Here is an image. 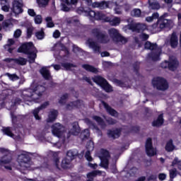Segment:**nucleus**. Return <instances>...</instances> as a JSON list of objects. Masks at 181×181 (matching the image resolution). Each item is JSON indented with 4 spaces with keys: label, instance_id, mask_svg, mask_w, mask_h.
Returning <instances> with one entry per match:
<instances>
[{
    "label": "nucleus",
    "instance_id": "obj_14",
    "mask_svg": "<svg viewBox=\"0 0 181 181\" xmlns=\"http://www.w3.org/2000/svg\"><path fill=\"white\" fill-rule=\"evenodd\" d=\"M160 54H162V48H157L156 49L152 51L148 54V57L153 60V62H158L160 59Z\"/></svg>",
    "mask_w": 181,
    "mask_h": 181
},
{
    "label": "nucleus",
    "instance_id": "obj_37",
    "mask_svg": "<svg viewBox=\"0 0 181 181\" xmlns=\"http://www.w3.org/2000/svg\"><path fill=\"white\" fill-rule=\"evenodd\" d=\"M28 60L23 57H19L18 59H14V64H20L21 66H25Z\"/></svg>",
    "mask_w": 181,
    "mask_h": 181
},
{
    "label": "nucleus",
    "instance_id": "obj_53",
    "mask_svg": "<svg viewBox=\"0 0 181 181\" xmlns=\"http://www.w3.org/2000/svg\"><path fill=\"white\" fill-rule=\"evenodd\" d=\"M35 36L37 39L42 40V39L45 37V32L41 30L40 31H38L35 33Z\"/></svg>",
    "mask_w": 181,
    "mask_h": 181
},
{
    "label": "nucleus",
    "instance_id": "obj_22",
    "mask_svg": "<svg viewBox=\"0 0 181 181\" xmlns=\"http://www.w3.org/2000/svg\"><path fill=\"white\" fill-rule=\"evenodd\" d=\"M90 6H92V8H99V9H105V8H108V3H107V1H95L91 3Z\"/></svg>",
    "mask_w": 181,
    "mask_h": 181
},
{
    "label": "nucleus",
    "instance_id": "obj_58",
    "mask_svg": "<svg viewBox=\"0 0 181 181\" xmlns=\"http://www.w3.org/2000/svg\"><path fill=\"white\" fill-rule=\"evenodd\" d=\"M90 136V131L88 129H85L82 133H81V137L83 138H88Z\"/></svg>",
    "mask_w": 181,
    "mask_h": 181
},
{
    "label": "nucleus",
    "instance_id": "obj_29",
    "mask_svg": "<svg viewBox=\"0 0 181 181\" xmlns=\"http://www.w3.org/2000/svg\"><path fill=\"white\" fill-rule=\"evenodd\" d=\"M108 33L114 41L119 36V32H118V30L115 28H110L108 30Z\"/></svg>",
    "mask_w": 181,
    "mask_h": 181
},
{
    "label": "nucleus",
    "instance_id": "obj_54",
    "mask_svg": "<svg viewBox=\"0 0 181 181\" xmlns=\"http://www.w3.org/2000/svg\"><path fill=\"white\" fill-rule=\"evenodd\" d=\"M42 16L40 15H37L35 17V23L37 24V25H40V23H42Z\"/></svg>",
    "mask_w": 181,
    "mask_h": 181
},
{
    "label": "nucleus",
    "instance_id": "obj_38",
    "mask_svg": "<svg viewBox=\"0 0 181 181\" xmlns=\"http://www.w3.org/2000/svg\"><path fill=\"white\" fill-rule=\"evenodd\" d=\"M115 42H117V43H121L122 45H125L127 42H128V39L123 37L122 35H119V36L116 38Z\"/></svg>",
    "mask_w": 181,
    "mask_h": 181
},
{
    "label": "nucleus",
    "instance_id": "obj_39",
    "mask_svg": "<svg viewBox=\"0 0 181 181\" xmlns=\"http://www.w3.org/2000/svg\"><path fill=\"white\" fill-rule=\"evenodd\" d=\"M97 175H101V171L100 170H95L93 172L89 173L87 176L88 177V181H93V177H94V176H97Z\"/></svg>",
    "mask_w": 181,
    "mask_h": 181
},
{
    "label": "nucleus",
    "instance_id": "obj_32",
    "mask_svg": "<svg viewBox=\"0 0 181 181\" xmlns=\"http://www.w3.org/2000/svg\"><path fill=\"white\" fill-rule=\"evenodd\" d=\"M53 162L57 168V169H60V158L59 157V153H53L52 154Z\"/></svg>",
    "mask_w": 181,
    "mask_h": 181
},
{
    "label": "nucleus",
    "instance_id": "obj_5",
    "mask_svg": "<svg viewBox=\"0 0 181 181\" xmlns=\"http://www.w3.org/2000/svg\"><path fill=\"white\" fill-rule=\"evenodd\" d=\"M152 84L154 88L160 91H166L169 88V84L166 79L162 77H156L152 80Z\"/></svg>",
    "mask_w": 181,
    "mask_h": 181
},
{
    "label": "nucleus",
    "instance_id": "obj_19",
    "mask_svg": "<svg viewBox=\"0 0 181 181\" xmlns=\"http://www.w3.org/2000/svg\"><path fill=\"white\" fill-rule=\"evenodd\" d=\"M102 104L105 107L107 112L110 114V115H112V117H118V112L117 110L110 107V105H108V104H107L105 102H102Z\"/></svg>",
    "mask_w": 181,
    "mask_h": 181
},
{
    "label": "nucleus",
    "instance_id": "obj_34",
    "mask_svg": "<svg viewBox=\"0 0 181 181\" xmlns=\"http://www.w3.org/2000/svg\"><path fill=\"white\" fill-rule=\"evenodd\" d=\"M62 66L64 67V70L71 71L77 67V65L69 62L62 63Z\"/></svg>",
    "mask_w": 181,
    "mask_h": 181
},
{
    "label": "nucleus",
    "instance_id": "obj_30",
    "mask_svg": "<svg viewBox=\"0 0 181 181\" xmlns=\"http://www.w3.org/2000/svg\"><path fill=\"white\" fill-rule=\"evenodd\" d=\"M163 124V115H160L158 117L152 122L153 127H161Z\"/></svg>",
    "mask_w": 181,
    "mask_h": 181
},
{
    "label": "nucleus",
    "instance_id": "obj_51",
    "mask_svg": "<svg viewBox=\"0 0 181 181\" xmlns=\"http://www.w3.org/2000/svg\"><path fill=\"white\" fill-rule=\"evenodd\" d=\"M177 176V170L176 168L170 170V179H175Z\"/></svg>",
    "mask_w": 181,
    "mask_h": 181
},
{
    "label": "nucleus",
    "instance_id": "obj_3",
    "mask_svg": "<svg viewBox=\"0 0 181 181\" xmlns=\"http://www.w3.org/2000/svg\"><path fill=\"white\" fill-rule=\"evenodd\" d=\"M18 169L21 173H25L24 170H28L32 166L30 157L26 152H24L18 156Z\"/></svg>",
    "mask_w": 181,
    "mask_h": 181
},
{
    "label": "nucleus",
    "instance_id": "obj_49",
    "mask_svg": "<svg viewBox=\"0 0 181 181\" xmlns=\"http://www.w3.org/2000/svg\"><path fill=\"white\" fill-rule=\"evenodd\" d=\"M175 165L177 166L178 169L181 170V160H179V158L176 157L172 163V166H175Z\"/></svg>",
    "mask_w": 181,
    "mask_h": 181
},
{
    "label": "nucleus",
    "instance_id": "obj_21",
    "mask_svg": "<svg viewBox=\"0 0 181 181\" xmlns=\"http://www.w3.org/2000/svg\"><path fill=\"white\" fill-rule=\"evenodd\" d=\"M106 22H109L111 26H118L121 23V18L119 17H107Z\"/></svg>",
    "mask_w": 181,
    "mask_h": 181
},
{
    "label": "nucleus",
    "instance_id": "obj_46",
    "mask_svg": "<svg viewBox=\"0 0 181 181\" xmlns=\"http://www.w3.org/2000/svg\"><path fill=\"white\" fill-rule=\"evenodd\" d=\"M141 9L139 8H134L131 11L132 16H135L136 18H139L141 16Z\"/></svg>",
    "mask_w": 181,
    "mask_h": 181
},
{
    "label": "nucleus",
    "instance_id": "obj_59",
    "mask_svg": "<svg viewBox=\"0 0 181 181\" xmlns=\"http://www.w3.org/2000/svg\"><path fill=\"white\" fill-rule=\"evenodd\" d=\"M12 45H15V40H13V39H8V44L4 46V49H6V47H11Z\"/></svg>",
    "mask_w": 181,
    "mask_h": 181
},
{
    "label": "nucleus",
    "instance_id": "obj_48",
    "mask_svg": "<svg viewBox=\"0 0 181 181\" xmlns=\"http://www.w3.org/2000/svg\"><path fill=\"white\" fill-rule=\"evenodd\" d=\"M86 149H88V151L89 152L94 151V142H93V141H88L86 144Z\"/></svg>",
    "mask_w": 181,
    "mask_h": 181
},
{
    "label": "nucleus",
    "instance_id": "obj_17",
    "mask_svg": "<svg viewBox=\"0 0 181 181\" xmlns=\"http://www.w3.org/2000/svg\"><path fill=\"white\" fill-rule=\"evenodd\" d=\"M179 67V61L175 57H170L169 58V70L175 71L176 69Z\"/></svg>",
    "mask_w": 181,
    "mask_h": 181
},
{
    "label": "nucleus",
    "instance_id": "obj_26",
    "mask_svg": "<svg viewBox=\"0 0 181 181\" xmlns=\"http://www.w3.org/2000/svg\"><path fill=\"white\" fill-rule=\"evenodd\" d=\"M92 80L94 81V83H96V84H98L100 87H102L104 85V83L107 81L105 78L100 76H96L93 77Z\"/></svg>",
    "mask_w": 181,
    "mask_h": 181
},
{
    "label": "nucleus",
    "instance_id": "obj_31",
    "mask_svg": "<svg viewBox=\"0 0 181 181\" xmlns=\"http://www.w3.org/2000/svg\"><path fill=\"white\" fill-rule=\"evenodd\" d=\"M82 67L85 69L86 71H90V73H94L95 74H97V73H98V69L91 65L83 64L82 65Z\"/></svg>",
    "mask_w": 181,
    "mask_h": 181
},
{
    "label": "nucleus",
    "instance_id": "obj_1",
    "mask_svg": "<svg viewBox=\"0 0 181 181\" xmlns=\"http://www.w3.org/2000/svg\"><path fill=\"white\" fill-rule=\"evenodd\" d=\"M45 91H46L45 86L33 83L31 88L25 89L23 91L22 97L25 101H35V103H39L37 100H39L40 97H42Z\"/></svg>",
    "mask_w": 181,
    "mask_h": 181
},
{
    "label": "nucleus",
    "instance_id": "obj_60",
    "mask_svg": "<svg viewBox=\"0 0 181 181\" xmlns=\"http://www.w3.org/2000/svg\"><path fill=\"white\" fill-rule=\"evenodd\" d=\"M21 35H22V30H21V29H17L14 32V37H16V39H18V37H21Z\"/></svg>",
    "mask_w": 181,
    "mask_h": 181
},
{
    "label": "nucleus",
    "instance_id": "obj_7",
    "mask_svg": "<svg viewBox=\"0 0 181 181\" xmlns=\"http://www.w3.org/2000/svg\"><path fill=\"white\" fill-rule=\"evenodd\" d=\"M52 135L57 136V138H62L64 135L66 128L60 123H54L51 127Z\"/></svg>",
    "mask_w": 181,
    "mask_h": 181
},
{
    "label": "nucleus",
    "instance_id": "obj_20",
    "mask_svg": "<svg viewBox=\"0 0 181 181\" xmlns=\"http://www.w3.org/2000/svg\"><path fill=\"white\" fill-rule=\"evenodd\" d=\"M59 112H57V110H52L48 115L47 122H54V121H56Z\"/></svg>",
    "mask_w": 181,
    "mask_h": 181
},
{
    "label": "nucleus",
    "instance_id": "obj_63",
    "mask_svg": "<svg viewBox=\"0 0 181 181\" xmlns=\"http://www.w3.org/2000/svg\"><path fill=\"white\" fill-rule=\"evenodd\" d=\"M73 52L74 53H81V52H83V49H81L80 47H78L76 45L73 46Z\"/></svg>",
    "mask_w": 181,
    "mask_h": 181
},
{
    "label": "nucleus",
    "instance_id": "obj_13",
    "mask_svg": "<svg viewBox=\"0 0 181 181\" xmlns=\"http://www.w3.org/2000/svg\"><path fill=\"white\" fill-rule=\"evenodd\" d=\"M146 152L148 156H155L156 155V149L152 146V139L148 138L146 142Z\"/></svg>",
    "mask_w": 181,
    "mask_h": 181
},
{
    "label": "nucleus",
    "instance_id": "obj_40",
    "mask_svg": "<svg viewBox=\"0 0 181 181\" xmlns=\"http://www.w3.org/2000/svg\"><path fill=\"white\" fill-rule=\"evenodd\" d=\"M101 87L103 88V90H105V91H106V93H111V91H112V87L107 81Z\"/></svg>",
    "mask_w": 181,
    "mask_h": 181
},
{
    "label": "nucleus",
    "instance_id": "obj_64",
    "mask_svg": "<svg viewBox=\"0 0 181 181\" xmlns=\"http://www.w3.org/2000/svg\"><path fill=\"white\" fill-rule=\"evenodd\" d=\"M74 104H75V107L76 108H80L83 105V101H81V100H76V101L74 102Z\"/></svg>",
    "mask_w": 181,
    "mask_h": 181
},
{
    "label": "nucleus",
    "instance_id": "obj_50",
    "mask_svg": "<svg viewBox=\"0 0 181 181\" xmlns=\"http://www.w3.org/2000/svg\"><path fill=\"white\" fill-rule=\"evenodd\" d=\"M135 30H144V29H146V25L141 23H136L134 25Z\"/></svg>",
    "mask_w": 181,
    "mask_h": 181
},
{
    "label": "nucleus",
    "instance_id": "obj_16",
    "mask_svg": "<svg viewBox=\"0 0 181 181\" xmlns=\"http://www.w3.org/2000/svg\"><path fill=\"white\" fill-rule=\"evenodd\" d=\"M170 45L173 49H176L179 45V38L176 32H173L170 35Z\"/></svg>",
    "mask_w": 181,
    "mask_h": 181
},
{
    "label": "nucleus",
    "instance_id": "obj_47",
    "mask_svg": "<svg viewBox=\"0 0 181 181\" xmlns=\"http://www.w3.org/2000/svg\"><path fill=\"white\" fill-rule=\"evenodd\" d=\"M45 22H47V28H54V23H53L52 17H47L45 18Z\"/></svg>",
    "mask_w": 181,
    "mask_h": 181
},
{
    "label": "nucleus",
    "instance_id": "obj_24",
    "mask_svg": "<svg viewBox=\"0 0 181 181\" xmlns=\"http://www.w3.org/2000/svg\"><path fill=\"white\" fill-rule=\"evenodd\" d=\"M144 47L147 50H153V51L160 48V47H158V45H156V43H152L149 41L146 42V43L144 44Z\"/></svg>",
    "mask_w": 181,
    "mask_h": 181
},
{
    "label": "nucleus",
    "instance_id": "obj_15",
    "mask_svg": "<svg viewBox=\"0 0 181 181\" xmlns=\"http://www.w3.org/2000/svg\"><path fill=\"white\" fill-rule=\"evenodd\" d=\"M49 105H50V103L49 101L45 102L44 103H42L40 107L35 108L33 111V114L35 118V119H40V117L39 116V112L41 110H45V108H47V107H49Z\"/></svg>",
    "mask_w": 181,
    "mask_h": 181
},
{
    "label": "nucleus",
    "instance_id": "obj_8",
    "mask_svg": "<svg viewBox=\"0 0 181 181\" xmlns=\"http://www.w3.org/2000/svg\"><path fill=\"white\" fill-rule=\"evenodd\" d=\"M86 45L88 46L89 49H92L94 54H100L101 53V45L93 41V39L88 38L86 42Z\"/></svg>",
    "mask_w": 181,
    "mask_h": 181
},
{
    "label": "nucleus",
    "instance_id": "obj_57",
    "mask_svg": "<svg viewBox=\"0 0 181 181\" xmlns=\"http://www.w3.org/2000/svg\"><path fill=\"white\" fill-rule=\"evenodd\" d=\"M91 151H87L86 154H85V158L88 160V162H91L93 160V157H91Z\"/></svg>",
    "mask_w": 181,
    "mask_h": 181
},
{
    "label": "nucleus",
    "instance_id": "obj_36",
    "mask_svg": "<svg viewBox=\"0 0 181 181\" xmlns=\"http://www.w3.org/2000/svg\"><path fill=\"white\" fill-rule=\"evenodd\" d=\"M165 150L167 152H172L175 151V145H173V141L170 140L165 146Z\"/></svg>",
    "mask_w": 181,
    "mask_h": 181
},
{
    "label": "nucleus",
    "instance_id": "obj_10",
    "mask_svg": "<svg viewBox=\"0 0 181 181\" xmlns=\"http://www.w3.org/2000/svg\"><path fill=\"white\" fill-rule=\"evenodd\" d=\"M101 162L100 166L108 169V159H110V152L105 149L100 150V156H99Z\"/></svg>",
    "mask_w": 181,
    "mask_h": 181
},
{
    "label": "nucleus",
    "instance_id": "obj_52",
    "mask_svg": "<svg viewBox=\"0 0 181 181\" xmlns=\"http://www.w3.org/2000/svg\"><path fill=\"white\" fill-rule=\"evenodd\" d=\"M37 3L38 4L40 8L43 6H46L47 4H49V0H37Z\"/></svg>",
    "mask_w": 181,
    "mask_h": 181
},
{
    "label": "nucleus",
    "instance_id": "obj_35",
    "mask_svg": "<svg viewBox=\"0 0 181 181\" xmlns=\"http://www.w3.org/2000/svg\"><path fill=\"white\" fill-rule=\"evenodd\" d=\"M52 50L54 52H60V50H67V48L64 46V45L58 42L54 45V47L52 48Z\"/></svg>",
    "mask_w": 181,
    "mask_h": 181
},
{
    "label": "nucleus",
    "instance_id": "obj_44",
    "mask_svg": "<svg viewBox=\"0 0 181 181\" xmlns=\"http://www.w3.org/2000/svg\"><path fill=\"white\" fill-rule=\"evenodd\" d=\"M5 76H7V77H8L9 80H11V81H16V80H19V77L16 74H12L6 73Z\"/></svg>",
    "mask_w": 181,
    "mask_h": 181
},
{
    "label": "nucleus",
    "instance_id": "obj_9",
    "mask_svg": "<svg viewBox=\"0 0 181 181\" xmlns=\"http://www.w3.org/2000/svg\"><path fill=\"white\" fill-rule=\"evenodd\" d=\"M0 152L3 153V155H4L0 159V165H6L12 162V154L11 153L9 150L1 148H0Z\"/></svg>",
    "mask_w": 181,
    "mask_h": 181
},
{
    "label": "nucleus",
    "instance_id": "obj_41",
    "mask_svg": "<svg viewBox=\"0 0 181 181\" xmlns=\"http://www.w3.org/2000/svg\"><path fill=\"white\" fill-rule=\"evenodd\" d=\"M85 122L86 124L89 125V127H93V128H95L96 131H98V135H103V133H101V131H100L98 128L95 127V126L94 125V124H93V122H91V120H90L89 119H85Z\"/></svg>",
    "mask_w": 181,
    "mask_h": 181
},
{
    "label": "nucleus",
    "instance_id": "obj_62",
    "mask_svg": "<svg viewBox=\"0 0 181 181\" xmlns=\"http://www.w3.org/2000/svg\"><path fill=\"white\" fill-rule=\"evenodd\" d=\"M160 67H162V69H169V61H165L163 62H162L160 64Z\"/></svg>",
    "mask_w": 181,
    "mask_h": 181
},
{
    "label": "nucleus",
    "instance_id": "obj_33",
    "mask_svg": "<svg viewBox=\"0 0 181 181\" xmlns=\"http://www.w3.org/2000/svg\"><path fill=\"white\" fill-rule=\"evenodd\" d=\"M71 159L68 158L67 157L64 158L61 163L62 168H63V169H67L70 168V163H71Z\"/></svg>",
    "mask_w": 181,
    "mask_h": 181
},
{
    "label": "nucleus",
    "instance_id": "obj_25",
    "mask_svg": "<svg viewBox=\"0 0 181 181\" xmlns=\"http://www.w3.org/2000/svg\"><path fill=\"white\" fill-rule=\"evenodd\" d=\"M40 73L45 80H50L52 76H50V71L47 69V67H42L40 70Z\"/></svg>",
    "mask_w": 181,
    "mask_h": 181
},
{
    "label": "nucleus",
    "instance_id": "obj_2",
    "mask_svg": "<svg viewBox=\"0 0 181 181\" xmlns=\"http://www.w3.org/2000/svg\"><path fill=\"white\" fill-rule=\"evenodd\" d=\"M18 53H24L28 54L29 63H35L36 57H37V49L33 42H26L23 44L18 49Z\"/></svg>",
    "mask_w": 181,
    "mask_h": 181
},
{
    "label": "nucleus",
    "instance_id": "obj_27",
    "mask_svg": "<svg viewBox=\"0 0 181 181\" xmlns=\"http://www.w3.org/2000/svg\"><path fill=\"white\" fill-rule=\"evenodd\" d=\"M149 9L158 10L160 8V5L156 0H148Z\"/></svg>",
    "mask_w": 181,
    "mask_h": 181
},
{
    "label": "nucleus",
    "instance_id": "obj_42",
    "mask_svg": "<svg viewBox=\"0 0 181 181\" xmlns=\"http://www.w3.org/2000/svg\"><path fill=\"white\" fill-rule=\"evenodd\" d=\"M75 156H77L76 151H73L70 150L66 153V158H68V159H71V160H73V159H74Z\"/></svg>",
    "mask_w": 181,
    "mask_h": 181
},
{
    "label": "nucleus",
    "instance_id": "obj_6",
    "mask_svg": "<svg viewBox=\"0 0 181 181\" xmlns=\"http://www.w3.org/2000/svg\"><path fill=\"white\" fill-rule=\"evenodd\" d=\"M173 21L168 20L165 18H160L158 20L157 23L153 25V29H158V32H160L162 29L165 28H173Z\"/></svg>",
    "mask_w": 181,
    "mask_h": 181
},
{
    "label": "nucleus",
    "instance_id": "obj_23",
    "mask_svg": "<svg viewBox=\"0 0 181 181\" xmlns=\"http://www.w3.org/2000/svg\"><path fill=\"white\" fill-rule=\"evenodd\" d=\"M119 134H121V131H119V129L108 130L107 132L109 138H112V139L119 138Z\"/></svg>",
    "mask_w": 181,
    "mask_h": 181
},
{
    "label": "nucleus",
    "instance_id": "obj_11",
    "mask_svg": "<svg viewBox=\"0 0 181 181\" xmlns=\"http://www.w3.org/2000/svg\"><path fill=\"white\" fill-rule=\"evenodd\" d=\"M12 5L11 11L13 13H14L15 16H17V15H19L23 12V9H22L23 6V0H14Z\"/></svg>",
    "mask_w": 181,
    "mask_h": 181
},
{
    "label": "nucleus",
    "instance_id": "obj_55",
    "mask_svg": "<svg viewBox=\"0 0 181 181\" xmlns=\"http://www.w3.org/2000/svg\"><path fill=\"white\" fill-rule=\"evenodd\" d=\"M10 26H12V23L10 21H4L2 23V28L3 29H8Z\"/></svg>",
    "mask_w": 181,
    "mask_h": 181
},
{
    "label": "nucleus",
    "instance_id": "obj_56",
    "mask_svg": "<svg viewBox=\"0 0 181 181\" xmlns=\"http://www.w3.org/2000/svg\"><path fill=\"white\" fill-rule=\"evenodd\" d=\"M74 108H76V105L74 102H71L68 103L66 106V110H74Z\"/></svg>",
    "mask_w": 181,
    "mask_h": 181
},
{
    "label": "nucleus",
    "instance_id": "obj_45",
    "mask_svg": "<svg viewBox=\"0 0 181 181\" xmlns=\"http://www.w3.org/2000/svg\"><path fill=\"white\" fill-rule=\"evenodd\" d=\"M67 98H69V94L64 93L62 95L59 100V103L62 104V105L66 104V102L67 101Z\"/></svg>",
    "mask_w": 181,
    "mask_h": 181
},
{
    "label": "nucleus",
    "instance_id": "obj_18",
    "mask_svg": "<svg viewBox=\"0 0 181 181\" xmlns=\"http://www.w3.org/2000/svg\"><path fill=\"white\" fill-rule=\"evenodd\" d=\"M4 134L5 135H8V136H11V138H13L16 141H22V137L21 136H15L13 133L12 131L11 130V127H6L3 130Z\"/></svg>",
    "mask_w": 181,
    "mask_h": 181
},
{
    "label": "nucleus",
    "instance_id": "obj_28",
    "mask_svg": "<svg viewBox=\"0 0 181 181\" xmlns=\"http://www.w3.org/2000/svg\"><path fill=\"white\" fill-rule=\"evenodd\" d=\"M69 133L72 135H78V134H80V127L78 126V123L74 122L72 124V129Z\"/></svg>",
    "mask_w": 181,
    "mask_h": 181
},
{
    "label": "nucleus",
    "instance_id": "obj_43",
    "mask_svg": "<svg viewBox=\"0 0 181 181\" xmlns=\"http://www.w3.org/2000/svg\"><path fill=\"white\" fill-rule=\"evenodd\" d=\"M93 119H95V121H96V122H98V124H99V125H101V127L103 128H104V127H105V123H104V121L103 120V119L98 116H93Z\"/></svg>",
    "mask_w": 181,
    "mask_h": 181
},
{
    "label": "nucleus",
    "instance_id": "obj_61",
    "mask_svg": "<svg viewBox=\"0 0 181 181\" xmlns=\"http://www.w3.org/2000/svg\"><path fill=\"white\" fill-rule=\"evenodd\" d=\"M133 69L135 74L138 75V71L139 70V63L136 62L133 65Z\"/></svg>",
    "mask_w": 181,
    "mask_h": 181
},
{
    "label": "nucleus",
    "instance_id": "obj_4",
    "mask_svg": "<svg viewBox=\"0 0 181 181\" xmlns=\"http://www.w3.org/2000/svg\"><path fill=\"white\" fill-rule=\"evenodd\" d=\"M90 35L92 37L97 39L99 43H108L110 42V37L108 35L103 33L100 28H93L90 30Z\"/></svg>",
    "mask_w": 181,
    "mask_h": 181
},
{
    "label": "nucleus",
    "instance_id": "obj_12",
    "mask_svg": "<svg viewBox=\"0 0 181 181\" xmlns=\"http://www.w3.org/2000/svg\"><path fill=\"white\" fill-rule=\"evenodd\" d=\"M88 16L91 19H95V21H105V22H107V17L105 14L103 13V12L98 11L95 13V11L91 10L88 12Z\"/></svg>",
    "mask_w": 181,
    "mask_h": 181
}]
</instances>
